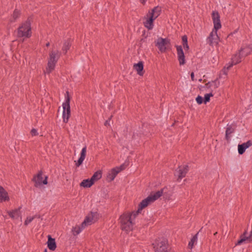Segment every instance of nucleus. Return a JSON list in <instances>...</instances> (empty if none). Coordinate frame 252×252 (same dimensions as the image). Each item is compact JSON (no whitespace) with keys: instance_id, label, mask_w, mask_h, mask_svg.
<instances>
[{"instance_id":"72a5a7b5","label":"nucleus","mask_w":252,"mask_h":252,"mask_svg":"<svg viewBox=\"0 0 252 252\" xmlns=\"http://www.w3.org/2000/svg\"><path fill=\"white\" fill-rule=\"evenodd\" d=\"M246 150V148H245L244 144H242L238 145V153L240 155L243 154L245 153Z\"/></svg>"},{"instance_id":"ddd939ff","label":"nucleus","mask_w":252,"mask_h":252,"mask_svg":"<svg viewBox=\"0 0 252 252\" xmlns=\"http://www.w3.org/2000/svg\"><path fill=\"white\" fill-rule=\"evenodd\" d=\"M133 68L140 76H143L144 73L143 63L142 61L139 62L133 65Z\"/></svg>"},{"instance_id":"c756f323","label":"nucleus","mask_w":252,"mask_h":252,"mask_svg":"<svg viewBox=\"0 0 252 252\" xmlns=\"http://www.w3.org/2000/svg\"><path fill=\"white\" fill-rule=\"evenodd\" d=\"M183 46L186 51L189 50V47L188 43V37L186 35H184L182 37Z\"/></svg>"},{"instance_id":"7c9ffc66","label":"nucleus","mask_w":252,"mask_h":252,"mask_svg":"<svg viewBox=\"0 0 252 252\" xmlns=\"http://www.w3.org/2000/svg\"><path fill=\"white\" fill-rule=\"evenodd\" d=\"M198 234V232L195 235H194L191 239L190 241L189 242L188 245L189 248L190 249H192L194 244L197 242Z\"/></svg>"},{"instance_id":"de8ad7c7","label":"nucleus","mask_w":252,"mask_h":252,"mask_svg":"<svg viewBox=\"0 0 252 252\" xmlns=\"http://www.w3.org/2000/svg\"><path fill=\"white\" fill-rule=\"evenodd\" d=\"M50 46V43L48 42L46 44V47H49Z\"/></svg>"},{"instance_id":"f3484780","label":"nucleus","mask_w":252,"mask_h":252,"mask_svg":"<svg viewBox=\"0 0 252 252\" xmlns=\"http://www.w3.org/2000/svg\"><path fill=\"white\" fill-rule=\"evenodd\" d=\"M119 173V171L117 170V169L113 168L107 174V180L109 182H112L116 177L117 174Z\"/></svg>"},{"instance_id":"f257e3e1","label":"nucleus","mask_w":252,"mask_h":252,"mask_svg":"<svg viewBox=\"0 0 252 252\" xmlns=\"http://www.w3.org/2000/svg\"><path fill=\"white\" fill-rule=\"evenodd\" d=\"M164 189H162L159 190L156 192L155 193L151 194L147 198L143 199L139 204L138 209L136 211L132 212L129 213L131 215V220L135 219L136 216L140 213V212L151 203L154 202L155 201L159 198L163 193Z\"/></svg>"},{"instance_id":"58836bf2","label":"nucleus","mask_w":252,"mask_h":252,"mask_svg":"<svg viewBox=\"0 0 252 252\" xmlns=\"http://www.w3.org/2000/svg\"><path fill=\"white\" fill-rule=\"evenodd\" d=\"M232 66V64H231L230 65H229L227 67H224L222 71L223 72V73L225 74V75H226L227 74V71Z\"/></svg>"},{"instance_id":"c85d7f7f","label":"nucleus","mask_w":252,"mask_h":252,"mask_svg":"<svg viewBox=\"0 0 252 252\" xmlns=\"http://www.w3.org/2000/svg\"><path fill=\"white\" fill-rule=\"evenodd\" d=\"M102 177L101 172L100 171H97L93 174V175L91 178V180L94 182L98 180Z\"/></svg>"},{"instance_id":"4468645a","label":"nucleus","mask_w":252,"mask_h":252,"mask_svg":"<svg viewBox=\"0 0 252 252\" xmlns=\"http://www.w3.org/2000/svg\"><path fill=\"white\" fill-rule=\"evenodd\" d=\"M148 17L145 21L143 22L144 26L147 28L148 30H152L154 27V21L155 20L154 18H153V16H150L147 15Z\"/></svg>"},{"instance_id":"0eeeda50","label":"nucleus","mask_w":252,"mask_h":252,"mask_svg":"<svg viewBox=\"0 0 252 252\" xmlns=\"http://www.w3.org/2000/svg\"><path fill=\"white\" fill-rule=\"evenodd\" d=\"M189 168L188 165L179 166L175 170L174 175L178 177L177 180L181 181L185 177L189 171Z\"/></svg>"},{"instance_id":"7ed1b4c3","label":"nucleus","mask_w":252,"mask_h":252,"mask_svg":"<svg viewBox=\"0 0 252 252\" xmlns=\"http://www.w3.org/2000/svg\"><path fill=\"white\" fill-rule=\"evenodd\" d=\"M155 252H171V248L168 240L164 238H158L153 243Z\"/></svg>"},{"instance_id":"423d86ee","label":"nucleus","mask_w":252,"mask_h":252,"mask_svg":"<svg viewBox=\"0 0 252 252\" xmlns=\"http://www.w3.org/2000/svg\"><path fill=\"white\" fill-rule=\"evenodd\" d=\"M65 101L63 104V122L65 123H67L68 121V119L70 116V97L69 95L68 92H66L65 95Z\"/></svg>"},{"instance_id":"9b49d317","label":"nucleus","mask_w":252,"mask_h":252,"mask_svg":"<svg viewBox=\"0 0 252 252\" xmlns=\"http://www.w3.org/2000/svg\"><path fill=\"white\" fill-rule=\"evenodd\" d=\"M175 47L177 49V57L179 64L180 65H184L186 63V60L182 47L181 45H176Z\"/></svg>"},{"instance_id":"f704fd0d","label":"nucleus","mask_w":252,"mask_h":252,"mask_svg":"<svg viewBox=\"0 0 252 252\" xmlns=\"http://www.w3.org/2000/svg\"><path fill=\"white\" fill-rule=\"evenodd\" d=\"M196 101L198 104H201L204 102V99L201 96L198 95L196 98Z\"/></svg>"},{"instance_id":"ea45409f","label":"nucleus","mask_w":252,"mask_h":252,"mask_svg":"<svg viewBox=\"0 0 252 252\" xmlns=\"http://www.w3.org/2000/svg\"><path fill=\"white\" fill-rule=\"evenodd\" d=\"M31 134L32 136H37L38 135V133L37 130L35 128H32L31 131Z\"/></svg>"},{"instance_id":"dca6fc26","label":"nucleus","mask_w":252,"mask_h":252,"mask_svg":"<svg viewBox=\"0 0 252 252\" xmlns=\"http://www.w3.org/2000/svg\"><path fill=\"white\" fill-rule=\"evenodd\" d=\"M86 152H87V147H86V146H85L82 149V151L81 152L80 157L79 158L77 161L75 163V165L76 167H79L82 164V163L86 157Z\"/></svg>"},{"instance_id":"f8f14e48","label":"nucleus","mask_w":252,"mask_h":252,"mask_svg":"<svg viewBox=\"0 0 252 252\" xmlns=\"http://www.w3.org/2000/svg\"><path fill=\"white\" fill-rule=\"evenodd\" d=\"M239 51L242 57L245 58L249 55L252 54V44H249L242 47Z\"/></svg>"},{"instance_id":"2eb2a0df","label":"nucleus","mask_w":252,"mask_h":252,"mask_svg":"<svg viewBox=\"0 0 252 252\" xmlns=\"http://www.w3.org/2000/svg\"><path fill=\"white\" fill-rule=\"evenodd\" d=\"M48 241L47 242L48 249L51 251H55L57 248V245L54 238H52L51 236L49 235L47 236Z\"/></svg>"},{"instance_id":"20e7f679","label":"nucleus","mask_w":252,"mask_h":252,"mask_svg":"<svg viewBox=\"0 0 252 252\" xmlns=\"http://www.w3.org/2000/svg\"><path fill=\"white\" fill-rule=\"evenodd\" d=\"M121 229L127 232L133 229L134 223L131 220V215L128 213H124L120 217Z\"/></svg>"},{"instance_id":"8fccbe9b","label":"nucleus","mask_w":252,"mask_h":252,"mask_svg":"<svg viewBox=\"0 0 252 252\" xmlns=\"http://www.w3.org/2000/svg\"><path fill=\"white\" fill-rule=\"evenodd\" d=\"M217 233V232H216L215 234H214V235H216Z\"/></svg>"},{"instance_id":"9d476101","label":"nucleus","mask_w":252,"mask_h":252,"mask_svg":"<svg viewBox=\"0 0 252 252\" xmlns=\"http://www.w3.org/2000/svg\"><path fill=\"white\" fill-rule=\"evenodd\" d=\"M219 39L217 32L216 33L215 30H213L207 38V43L209 45L213 46L215 44L217 45L218 44Z\"/></svg>"},{"instance_id":"49530a36","label":"nucleus","mask_w":252,"mask_h":252,"mask_svg":"<svg viewBox=\"0 0 252 252\" xmlns=\"http://www.w3.org/2000/svg\"><path fill=\"white\" fill-rule=\"evenodd\" d=\"M104 125H105V126H107V125H109V122H108V121H106L105 122V123H104Z\"/></svg>"},{"instance_id":"e433bc0d","label":"nucleus","mask_w":252,"mask_h":252,"mask_svg":"<svg viewBox=\"0 0 252 252\" xmlns=\"http://www.w3.org/2000/svg\"><path fill=\"white\" fill-rule=\"evenodd\" d=\"M242 144H244L245 148L247 149L252 146V141L248 140L247 142L244 143Z\"/></svg>"},{"instance_id":"4be33fe9","label":"nucleus","mask_w":252,"mask_h":252,"mask_svg":"<svg viewBox=\"0 0 252 252\" xmlns=\"http://www.w3.org/2000/svg\"><path fill=\"white\" fill-rule=\"evenodd\" d=\"M71 46V40L70 38H68L64 41L63 46L62 47V51L64 54H65L68 50H69Z\"/></svg>"},{"instance_id":"473e14b6","label":"nucleus","mask_w":252,"mask_h":252,"mask_svg":"<svg viewBox=\"0 0 252 252\" xmlns=\"http://www.w3.org/2000/svg\"><path fill=\"white\" fill-rule=\"evenodd\" d=\"M213 95H214V94H213V93L212 92H211L209 94H205L204 95V98H203L204 99V103L205 104H206L207 102H209L210 100V97L211 96H213Z\"/></svg>"},{"instance_id":"a211bd4d","label":"nucleus","mask_w":252,"mask_h":252,"mask_svg":"<svg viewBox=\"0 0 252 252\" xmlns=\"http://www.w3.org/2000/svg\"><path fill=\"white\" fill-rule=\"evenodd\" d=\"M9 199L8 193L2 186H0V202L8 201Z\"/></svg>"},{"instance_id":"412c9836","label":"nucleus","mask_w":252,"mask_h":252,"mask_svg":"<svg viewBox=\"0 0 252 252\" xmlns=\"http://www.w3.org/2000/svg\"><path fill=\"white\" fill-rule=\"evenodd\" d=\"M96 214V213H92V217H86L84 220L81 223L82 227L85 228L87 225L91 224L93 222V218Z\"/></svg>"},{"instance_id":"a18cd8bd","label":"nucleus","mask_w":252,"mask_h":252,"mask_svg":"<svg viewBox=\"0 0 252 252\" xmlns=\"http://www.w3.org/2000/svg\"><path fill=\"white\" fill-rule=\"evenodd\" d=\"M249 237H250V241H252V231H251V233L249 235Z\"/></svg>"},{"instance_id":"6e6552de","label":"nucleus","mask_w":252,"mask_h":252,"mask_svg":"<svg viewBox=\"0 0 252 252\" xmlns=\"http://www.w3.org/2000/svg\"><path fill=\"white\" fill-rule=\"evenodd\" d=\"M170 40L169 39L159 37L155 45L158 48L160 52L164 53L167 50L166 46L168 44H170Z\"/></svg>"},{"instance_id":"c9c22d12","label":"nucleus","mask_w":252,"mask_h":252,"mask_svg":"<svg viewBox=\"0 0 252 252\" xmlns=\"http://www.w3.org/2000/svg\"><path fill=\"white\" fill-rule=\"evenodd\" d=\"M34 218L35 216L27 218L26 220L25 221L24 224L27 225L29 223L31 222Z\"/></svg>"},{"instance_id":"09e8293b","label":"nucleus","mask_w":252,"mask_h":252,"mask_svg":"<svg viewBox=\"0 0 252 252\" xmlns=\"http://www.w3.org/2000/svg\"><path fill=\"white\" fill-rule=\"evenodd\" d=\"M43 252H47V249H45L44 250Z\"/></svg>"},{"instance_id":"5701e85b","label":"nucleus","mask_w":252,"mask_h":252,"mask_svg":"<svg viewBox=\"0 0 252 252\" xmlns=\"http://www.w3.org/2000/svg\"><path fill=\"white\" fill-rule=\"evenodd\" d=\"M244 57H242L241 55L240 52L239 51L238 53L234 55L232 58V65L233 64H236L239 63H240L242 61V59H243Z\"/></svg>"},{"instance_id":"393cba45","label":"nucleus","mask_w":252,"mask_h":252,"mask_svg":"<svg viewBox=\"0 0 252 252\" xmlns=\"http://www.w3.org/2000/svg\"><path fill=\"white\" fill-rule=\"evenodd\" d=\"M160 8L158 6L155 7L153 9H152L151 12H149V15L150 16H153V17L156 19L160 15Z\"/></svg>"},{"instance_id":"cd10ccee","label":"nucleus","mask_w":252,"mask_h":252,"mask_svg":"<svg viewBox=\"0 0 252 252\" xmlns=\"http://www.w3.org/2000/svg\"><path fill=\"white\" fill-rule=\"evenodd\" d=\"M19 210L20 208L11 211H9L8 212V215L12 219H17L20 215Z\"/></svg>"},{"instance_id":"2f4dec72","label":"nucleus","mask_w":252,"mask_h":252,"mask_svg":"<svg viewBox=\"0 0 252 252\" xmlns=\"http://www.w3.org/2000/svg\"><path fill=\"white\" fill-rule=\"evenodd\" d=\"M84 228H83L81 225L80 226H76L73 227L72 231L73 232V234L74 235L79 234L81 232V231Z\"/></svg>"},{"instance_id":"37998d69","label":"nucleus","mask_w":252,"mask_h":252,"mask_svg":"<svg viewBox=\"0 0 252 252\" xmlns=\"http://www.w3.org/2000/svg\"><path fill=\"white\" fill-rule=\"evenodd\" d=\"M212 82H208L207 83H206L205 84L206 85V87L207 88H209L211 87V85H212Z\"/></svg>"},{"instance_id":"a19ab883","label":"nucleus","mask_w":252,"mask_h":252,"mask_svg":"<svg viewBox=\"0 0 252 252\" xmlns=\"http://www.w3.org/2000/svg\"><path fill=\"white\" fill-rule=\"evenodd\" d=\"M212 83L214 84L215 88H218L220 85V82L218 81V78L215 80L214 81H212Z\"/></svg>"},{"instance_id":"4c0bfd02","label":"nucleus","mask_w":252,"mask_h":252,"mask_svg":"<svg viewBox=\"0 0 252 252\" xmlns=\"http://www.w3.org/2000/svg\"><path fill=\"white\" fill-rule=\"evenodd\" d=\"M126 166L125 164H123L121 165L119 167H115L116 169H117V170L119 171V172H120L121 171L125 169Z\"/></svg>"},{"instance_id":"1a4fd4ad","label":"nucleus","mask_w":252,"mask_h":252,"mask_svg":"<svg viewBox=\"0 0 252 252\" xmlns=\"http://www.w3.org/2000/svg\"><path fill=\"white\" fill-rule=\"evenodd\" d=\"M212 18L214 24V29L216 33L217 31L221 28V25L220 21V16L218 11H214L212 13Z\"/></svg>"},{"instance_id":"f03ea898","label":"nucleus","mask_w":252,"mask_h":252,"mask_svg":"<svg viewBox=\"0 0 252 252\" xmlns=\"http://www.w3.org/2000/svg\"><path fill=\"white\" fill-rule=\"evenodd\" d=\"M32 19L31 17L28 18L27 20L23 23L18 28L17 31V36L18 37H30L32 35L31 22Z\"/></svg>"},{"instance_id":"b1692460","label":"nucleus","mask_w":252,"mask_h":252,"mask_svg":"<svg viewBox=\"0 0 252 252\" xmlns=\"http://www.w3.org/2000/svg\"><path fill=\"white\" fill-rule=\"evenodd\" d=\"M235 131V129L234 128L232 127L231 126H228L227 125V127L226 128V131H225V138L227 141V142H229L230 140L231 136L230 135L231 133H233Z\"/></svg>"},{"instance_id":"aec40b11","label":"nucleus","mask_w":252,"mask_h":252,"mask_svg":"<svg viewBox=\"0 0 252 252\" xmlns=\"http://www.w3.org/2000/svg\"><path fill=\"white\" fill-rule=\"evenodd\" d=\"M246 240H250V237H249V235L247 234V232L245 230L244 233L240 236V239L236 243V245H240Z\"/></svg>"},{"instance_id":"bb28decb","label":"nucleus","mask_w":252,"mask_h":252,"mask_svg":"<svg viewBox=\"0 0 252 252\" xmlns=\"http://www.w3.org/2000/svg\"><path fill=\"white\" fill-rule=\"evenodd\" d=\"M21 15V12L17 9H15L12 15V18L10 19L11 23L15 22V21L20 17Z\"/></svg>"},{"instance_id":"c03bdc74","label":"nucleus","mask_w":252,"mask_h":252,"mask_svg":"<svg viewBox=\"0 0 252 252\" xmlns=\"http://www.w3.org/2000/svg\"><path fill=\"white\" fill-rule=\"evenodd\" d=\"M190 77H191V80L192 81H194V73L193 72L191 73Z\"/></svg>"},{"instance_id":"a878e982","label":"nucleus","mask_w":252,"mask_h":252,"mask_svg":"<svg viewBox=\"0 0 252 252\" xmlns=\"http://www.w3.org/2000/svg\"><path fill=\"white\" fill-rule=\"evenodd\" d=\"M94 184V182L90 178L83 180L80 185L81 187H83L84 188H90Z\"/></svg>"},{"instance_id":"79ce46f5","label":"nucleus","mask_w":252,"mask_h":252,"mask_svg":"<svg viewBox=\"0 0 252 252\" xmlns=\"http://www.w3.org/2000/svg\"><path fill=\"white\" fill-rule=\"evenodd\" d=\"M47 179H48V177L46 176L45 178V179L44 180H42V184H43L44 185H47L48 183Z\"/></svg>"},{"instance_id":"6ab92c4d","label":"nucleus","mask_w":252,"mask_h":252,"mask_svg":"<svg viewBox=\"0 0 252 252\" xmlns=\"http://www.w3.org/2000/svg\"><path fill=\"white\" fill-rule=\"evenodd\" d=\"M42 172L41 171H39L36 176H34L32 179V181L35 183L34 186L36 187L42 184Z\"/></svg>"},{"instance_id":"39448f33","label":"nucleus","mask_w":252,"mask_h":252,"mask_svg":"<svg viewBox=\"0 0 252 252\" xmlns=\"http://www.w3.org/2000/svg\"><path fill=\"white\" fill-rule=\"evenodd\" d=\"M60 57V53L58 50L51 51L49 53V58L46 67V73L49 74L55 69L56 64Z\"/></svg>"}]
</instances>
